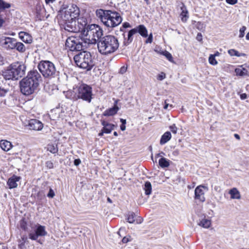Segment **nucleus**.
I'll return each mask as SVG.
<instances>
[{"mask_svg":"<svg viewBox=\"0 0 249 249\" xmlns=\"http://www.w3.org/2000/svg\"><path fill=\"white\" fill-rule=\"evenodd\" d=\"M173 154L174 156H178V150H175L173 152Z\"/></svg>","mask_w":249,"mask_h":249,"instance_id":"obj_57","label":"nucleus"},{"mask_svg":"<svg viewBox=\"0 0 249 249\" xmlns=\"http://www.w3.org/2000/svg\"><path fill=\"white\" fill-rule=\"evenodd\" d=\"M86 25V23L84 25H81L79 29V30L81 29L84 44H94L102 36V30L96 24L88 25L85 27Z\"/></svg>","mask_w":249,"mask_h":249,"instance_id":"obj_5","label":"nucleus"},{"mask_svg":"<svg viewBox=\"0 0 249 249\" xmlns=\"http://www.w3.org/2000/svg\"><path fill=\"white\" fill-rule=\"evenodd\" d=\"M10 7V4L4 2L3 0H0V11L8 8Z\"/></svg>","mask_w":249,"mask_h":249,"instance_id":"obj_31","label":"nucleus"},{"mask_svg":"<svg viewBox=\"0 0 249 249\" xmlns=\"http://www.w3.org/2000/svg\"><path fill=\"white\" fill-rule=\"evenodd\" d=\"M228 53L231 56H246V54L244 53H240L238 51L235 49H230L228 51Z\"/></svg>","mask_w":249,"mask_h":249,"instance_id":"obj_25","label":"nucleus"},{"mask_svg":"<svg viewBox=\"0 0 249 249\" xmlns=\"http://www.w3.org/2000/svg\"><path fill=\"white\" fill-rule=\"evenodd\" d=\"M169 106V104H167L166 103V101H165V105L164 106V108L165 109H167Z\"/></svg>","mask_w":249,"mask_h":249,"instance_id":"obj_56","label":"nucleus"},{"mask_svg":"<svg viewBox=\"0 0 249 249\" xmlns=\"http://www.w3.org/2000/svg\"><path fill=\"white\" fill-rule=\"evenodd\" d=\"M164 153L163 152H161L160 153L158 154L157 155H156V158H158V157H161V158H163L162 156L163 155H164Z\"/></svg>","mask_w":249,"mask_h":249,"instance_id":"obj_51","label":"nucleus"},{"mask_svg":"<svg viewBox=\"0 0 249 249\" xmlns=\"http://www.w3.org/2000/svg\"><path fill=\"white\" fill-rule=\"evenodd\" d=\"M208 190V188L204 185H199L195 190V199L201 202L205 201V192Z\"/></svg>","mask_w":249,"mask_h":249,"instance_id":"obj_12","label":"nucleus"},{"mask_svg":"<svg viewBox=\"0 0 249 249\" xmlns=\"http://www.w3.org/2000/svg\"><path fill=\"white\" fill-rule=\"evenodd\" d=\"M153 41V35L152 33H150L149 36L147 39L145 40L146 43H151Z\"/></svg>","mask_w":249,"mask_h":249,"instance_id":"obj_41","label":"nucleus"},{"mask_svg":"<svg viewBox=\"0 0 249 249\" xmlns=\"http://www.w3.org/2000/svg\"><path fill=\"white\" fill-rule=\"evenodd\" d=\"M101 124H102V125L104 126L103 127H105V126H106V125L109 124V123H108L107 122L105 121H102Z\"/></svg>","mask_w":249,"mask_h":249,"instance_id":"obj_53","label":"nucleus"},{"mask_svg":"<svg viewBox=\"0 0 249 249\" xmlns=\"http://www.w3.org/2000/svg\"><path fill=\"white\" fill-rule=\"evenodd\" d=\"M120 121L122 123V124H126V120L123 119H121Z\"/></svg>","mask_w":249,"mask_h":249,"instance_id":"obj_55","label":"nucleus"},{"mask_svg":"<svg viewBox=\"0 0 249 249\" xmlns=\"http://www.w3.org/2000/svg\"><path fill=\"white\" fill-rule=\"evenodd\" d=\"M107 200V201L109 202V203H111L112 202V201H111V200L110 199V198L108 197Z\"/></svg>","mask_w":249,"mask_h":249,"instance_id":"obj_63","label":"nucleus"},{"mask_svg":"<svg viewBox=\"0 0 249 249\" xmlns=\"http://www.w3.org/2000/svg\"><path fill=\"white\" fill-rule=\"evenodd\" d=\"M120 128L122 131H124L126 129L125 124H121L120 126Z\"/></svg>","mask_w":249,"mask_h":249,"instance_id":"obj_54","label":"nucleus"},{"mask_svg":"<svg viewBox=\"0 0 249 249\" xmlns=\"http://www.w3.org/2000/svg\"><path fill=\"white\" fill-rule=\"evenodd\" d=\"M234 137H235V138L236 139H237V140H240V136H239V135L238 134H235L234 135Z\"/></svg>","mask_w":249,"mask_h":249,"instance_id":"obj_59","label":"nucleus"},{"mask_svg":"<svg viewBox=\"0 0 249 249\" xmlns=\"http://www.w3.org/2000/svg\"><path fill=\"white\" fill-rule=\"evenodd\" d=\"M0 146L3 150L8 151L12 147V145L10 142L7 140H1L0 141Z\"/></svg>","mask_w":249,"mask_h":249,"instance_id":"obj_22","label":"nucleus"},{"mask_svg":"<svg viewBox=\"0 0 249 249\" xmlns=\"http://www.w3.org/2000/svg\"><path fill=\"white\" fill-rule=\"evenodd\" d=\"M229 194L231 195V198L232 199H240L241 198V195L239 191L236 188L231 189Z\"/></svg>","mask_w":249,"mask_h":249,"instance_id":"obj_21","label":"nucleus"},{"mask_svg":"<svg viewBox=\"0 0 249 249\" xmlns=\"http://www.w3.org/2000/svg\"><path fill=\"white\" fill-rule=\"evenodd\" d=\"M135 213H129L127 215V217L126 218L127 221L129 223H134L135 219Z\"/></svg>","mask_w":249,"mask_h":249,"instance_id":"obj_32","label":"nucleus"},{"mask_svg":"<svg viewBox=\"0 0 249 249\" xmlns=\"http://www.w3.org/2000/svg\"><path fill=\"white\" fill-rule=\"evenodd\" d=\"M238 0H226L227 3L233 5L237 2Z\"/></svg>","mask_w":249,"mask_h":249,"instance_id":"obj_43","label":"nucleus"},{"mask_svg":"<svg viewBox=\"0 0 249 249\" xmlns=\"http://www.w3.org/2000/svg\"><path fill=\"white\" fill-rule=\"evenodd\" d=\"M49 115L51 119L55 120L59 118L63 119L65 116V112L62 108H56L51 110Z\"/></svg>","mask_w":249,"mask_h":249,"instance_id":"obj_15","label":"nucleus"},{"mask_svg":"<svg viewBox=\"0 0 249 249\" xmlns=\"http://www.w3.org/2000/svg\"><path fill=\"white\" fill-rule=\"evenodd\" d=\"M162 54L170 62H172L173 61V57H172L171 54L169 52H168L167 51H165L162 53Z\"/></svg>","mask_w":249,"mask_h":249,"instance_id":"obj_36","label":"nucleus"},{"mask_svg":"<svg viewBox=\"0 0 249 249\" xmlns=\"http://www.w3.org/2000/svg\"><path fill=\"white\" fill-rule=\"evenodd\" d=\"M47 234L44 226L38 225L35 233H30L29 234V238L33 240H37L38 236H44Z\"/></svg>","mask_w":249,"mask_h":249,"instance_id":"obj_14","label":"nucleus"},{"mask_svg":"<svg viewBox=\"0 0 249 249\" xmlns=\"http://www.w3.org/2000/svg\"><path fill=\"white\" fill-rule=\"evenodd\" d=\"M246 38L247 40H249V32L247 34Z\"/></svg>","mask_w":249,"mask_h":249,"instance_id":"obj_61","label":"nucleus"},{"mask_svg":"<svg viewBox=\"0 0 249 249\" xmlns=\"http://www.w3.org/2000/svg\"><path fill=\"white\" fill-rule=\"evenodd\" d=\"M166 77V75L164 72H161L158 75V79L161 81L165 79Z\"/></svg>","mask_w":249,"mask_h":249,"instance_id":"obj_40","label":"nucleus"},{"mask_svg":"<svg viewBox=\"0 0 249 249\" xmlns=\"http://www.w3.org/2000/svg\"><path fill=\"white\" fill-rule=\"evenodd\" d=\"M171 138V134L170 132H165L161 136L160 140V144L162 145L168 142Z\"/></svg>","mask_w":249,"mask_h":249,"instance_id":"obj_24","label":"nucleus"},{"mask_svg":"<svg viewBox=\"0 0 249 249\" xmlns=\"http://www.w3.org/2000/svg\"><path fill=\"white\" fill-rule=\"evenodd\" d=\"M73 59L76 65L84 69L90 70L94 65L90 53L87 51L78 53Z\"/></svg>","mask_w":249,"mask_h":249,"instance_id":"obj_7","label":"nucleus"},{"mask_svg":"<svg viewBox=\"0 0 249 249\" xmlns=\"http://www.w3.org/2000/svg\"><path fill=\"white\" fill-rule=\"evenodd\" d=\"M55 196V193L52 188H50L49 192L47 194V196L49 198H53Z\"/></svg>","mask_w":249,"mask_h":249,"instance_id":"obj_39","label":"nucleus"},{"mask_svg":"<svg viewBox=\"0 0 249 249\" xmlns=\"http://www.w3.org/2000/svg\"><path fill=\"white\" fill-rule=\"evenodd\" d=\"M4 22L5 20L4 19L0 17V28L2 27Z\"/></svg>","mask_w":249,"mask_h":249,"instance_id":"obj_52","label":"nucleus"},{"mask_svg":"<svg viewBox=\"0 0 249 249\" xmlns=\"http://www.w3.org/2000/svg\"><path fill=\"white\" fill-rule=\"evenodd\" d=\"M247 98V95L246 93H242L240 95V98L242 100L246 99Z\"/></svg>","mask_w":249,"mask_h":249,"instance_id":"obj_50","label":"nucleus"},{"mask_svg":"<svg viewBox=\"0 0 249 249\" xmlns=\"http://www.w3.org/2000/svg\"><path fill=\"white\" fill-rule=\"evenodd\" d=\"M113 134H114V136H118V133H117V132H115H115H114Z\"/></svg>","mask_w":249,"mask_h":249,"instance_id":"obj_64","label":"nucleus"},{"mask_svg":"<svg viewBox=\"0 0 249 249\" xmlns=\"http://www.w3.org/2000/svg\"><path fill=\"white\" fill-rule=\"evenodd\" d=\"M26 65L21 62H16L2 71V75L6 80H17L25 74Z\"/></svg>","mask_w":249,"mask_h":249,"instance_id":"obj_6","label":"nucleus"},{"mask_svg":"<svg viewBox=\"0 0 249 249\" xmlns=\"http://www.w3.org/2000/svg\"><path fill=\"white\" fill-rule=\"evenodd\" d=\"M126 71V67H121V68L120 69V72L121 73H124V72H125V71Z\"/></svg>","mask_w":249,"mask_h":249,"instance_id":"obj_47","label":"nucleus"},{"mask_svg":"<svg viewBox=\"0 0 249 249\" xmlns=\"http://www.w3.org/2000/svg\"><path fill=\"white\" fill-rule=\"evenodd\" d=\"M196 39L199 41H201L202 40V36L201 33H198L196 37Z\"/></svg>","mask_w":249,"mask_h":249,"instance_id":"obj_44","label":"nucleus"},{"mask_svg":"<svg viewBox=\"0 0 249 249\" xmlns=\"http://www.w3.org/2000/svg\"><path fill=\"white\" fill-rule=\"evenodd\" d=\"M117 101H115L114 106L111 108L107 109L104 113L105 116H113L116 114L119 110V107L117 106Z\"/></svg>","mask_w":249,"mask_h":249,"instance_id":"obj_18","label":"nucleus"},{"mask_svg":"<svg viewBox=\"0 0 249 249\" xmlns=\"http://www.w3.org/2000/svg\"><path fill=\"white\" fill-rule=\"evenodd\" d=\"M123 27L124 28H126L130 27V25L128 22H124L123 24Z\"/></svg>","mask_w":249,"mask_h":249,"instance_id":"obj_49","label":"nucleus"},{"mask_svg":"<svg viewBox=\"0 0 249 249\" xmlns=\"http://www.w3.org/2000/svg\"><path fill=\"white\" fill-rule=\"evenodd\" d=\"M104 133H105V132H104V129H102L101 132H100L98 135L99 136H102L103 135Z\"/></svg>","mask_w":249,"mask_h":249,"instance_id":"obj_58","label":"nucleus"},{"mask_svg":"<svg viewBox=\"0 0 249 249\" xmlns=\"http://www.w3.org/2000/svg\"><path fill=\"white\" fill-rule=\"evenodd\" d=\"M180 9L181 10V13L180 16L181 18V20L183 22H186L188 18V12L185 5L182 3H181Z\"/></svg>","mask_w":249,"mask_h":249,"instance_id":"obj_23","label":"nucleus"},{"mask_svg":"<svg viewBox=\"0 0 249 249\" xmlns=\"http://www.w3.org/2000/svg\"><path fill=\"white\" fill-rule=\"evenodd\" d=\"M114 125L111 124L106 125L105 127H103L104 132L106 134L110 133L114 129Z\"/></svg>","mask_w":249,"mask_h":249,"instance_id":"obj_30","label":"nucleus"},{"mask_svg":"<svg viewBox=\"0 0 249 249\" xmlns=\"http://www.w3.org/2000/svg\"><path fill=\"white\" fill-rule=\"evenodd\" d=\"M209 63L213 65H216L217 64V62L215 59L214 55L211 54L209 57Z\"/></svg>","mask_w":249,"mask_h":249,"instance_id":"obj_34","label":"nucleus"},{"mask_svg":"<svg viewBox=\"0 0 249 249\" xmlns=\"http://www.w3.org/2000/svg\"><path fill=\"white\" fill-rule=\"evenodd\" d=\"M20 227L23 230H26V223L24 221L21 222V224H20Z\"/></svg>","mask_w":249,"mask_h":249,"instance_id":"obj_45","label":"nucleus"},{"mask_svg":"<svg viewBox=\"0 0 249 249\" xmlns=\"http://www.w3.org/2000/svg\"><path fill=\"white\" fill-rule=\"evenodd\" d=\"M40 72L45 78H51L56 75L57 71L54 64L50 61H41L38 65Z\"/></svg>","mask_w":249,"mask_h":249,"instance_id":"obj_8","label":"nucleus"},{"mask_svg":"<svg viewBox=\"0 0 249 249\" xmlns=\"http://www.w3.org/2000/svg\"><path fill=\"white\" fill-rule=\"evenodd\" d=\"M83 42L84 43V38L79 36H71L67 39L65 46L71 51H80L86 46V44L84 45Z\"/></svg>","mask_w":249,"mask_h":249,"instance_id":"obj_9","label":"nucleus"},{"mask_svg":"<svg viewBox=\"0 0 249 249\" xmlns=\"http://www.w3.org/2000/svg\"><path fill=\"white\" fill-rule=\"evenodd\" d=\"M235 72L236 73V74L238 76H249V70H248L247 69L243 68V66H241L239 68H236L235 69Z\"/></svg>","mask_w":249,"mask_h":249,"instance_id":"obj_20","label":"nucleus"},{"mask_svg":"<svg viewBox=\"0 0 249 249\" xmlns=\"http://www.w3.org/2000/svg\"><path fill=\"white\" fill-rule=\"evenodd\" d=\"M159 164L162 168L167 167L170 165L169 160L165 158H161L159 160Z\"/></svg>","mask_w":249,"mask_h":249,"instance_id":"obj_27","label":"nucleus"},{"mask_svg":"<svg viewBox=\"0 0 249 249\" xmlns=\"http://www.w3.org/2000/svg\"><path fill=\"white\" fill-rule=\"evenodd\" d=\"M76 94L78 98L89 103L91 100V88L87 85H82L78 88Z\"/></svg>","mask_w":249,"mask_h":249,"instance_id":"obj_10","label":"nucleus"},{"mask_svg":"<svg viewBox=\"0 0 249 249\" xmlns=\"http://www.w3.org/2000/svg\"><path fill=\"white\" fill-rule=\"evenodd\" d=\"M79 15V9L74 4H63L57 15L58 22L63 25L65 30L71 32H77L76 19Z\"/></svg>","mask_w":249,"mask_h":249,"instance_id":"obj_1","label":"nucleus"},{"mask_svg":"<svg viewBox=\"0 0 249 249\" xmlns=\"http://www.w3.org/2000/svg\"><path fill=\"white\" fill-rule=\"evenodd\" d=\"M48 150L53 154L57 153L58 151L57 146L52 144L48 145Z\"/></svg>","mask_w":249,"mask_h":249,"instance_id":"obj_33","label":"nucleus"},{"mask_svg":"<svg viewBox=\"0 0 249 249\" xmlns=\"http://www.w3.org/2000/svg\"><path fill=\"white\" fill-rule=\"evenodd\" d=\"M41 80L42 77L37 71H30L20 82L21 92L25 95L31 94L37 89Z\"/></svg>","mask_w":249,"mask_h":249,"instance_id":"obj_2","label":"nucleus"},{"mask_svg":"<svg viewBox=\"0 0 249 249\" xmlns=\"http://www.w3.org/2000/svg\"><path fill=\"white\" fill-rule=\"evenodd\" d=\"M119 46L117 38L111 35L106 36L100 38L97 44L99 52L104 55H107L115 52Z\"/></svg>","mask_w":249,"mask_h":249,"instance_id":"obj_4","label":"nucleus"},{"mask_svg":"<svg viewBox=\"0 0 249 249\" xmlns=\"http://www.w3.org/2000/svg\"><path fill=\"white\" fill-rule=\"evenodd\" d=\"M27 125L30 129L36 131L41 130L43 127L42 123L36 119L30 120Z\"/></svg>","mask_w":249,"mask_h":249,"instance_id":"obj_16","label":"nucleus"},{"mask_svg":"<svg viewBox=\"0 0 249 249\" xmlns=\"http://www.w3.org/2000/svg\"><path fill=\"white\" fill-rule=\"evenodd\" d=\"M199 225L204 228H208L211 225V221L207 219H202L199 223Z\"/></svg>","mask_w":249,"mask_h":249,"instance_id":"obj_28","label":"nucleus"},{"mask_svg":"<svg viewBox=\"0 0 249 249\" xmlns=\"http://www.w3.org/2000/svg\"><path fill=\"white\" fill-rule=\"evenodd\" d=\"M16 39L9 37H4L3 38H1L0 40V42L4 48L7 50H11L14 49L16 48Z\"/></svg>","mask_w":249,"mask_h":249,"instance_id":"obj_13","label":"nucleus"},{"mask_svg":"<svg viewBox=\"0 0 249 249\" xmlns=\"http://www.w3.org/2000/svg\"><path fill=\"white\" fill-rule=\"evenodd\" d=\"M8 90L0 86V96H4L7 92Z\"/></svg>","mask_w":249,"mask_h":249,"instance_id":"obj_37","label":"nucleus"},{"mask_svg":"<svg viewBox=\"0 0 249 249\" xmlns=\"http://www.w3.org/2000/svg\"><path fill=\"white\" fill-rule=\"evenodd\" d=\"M80 163H81V160L79 159H75L74 161V164L75 166L79 165L80 164Z\"/></svg>","mask_w":249,"mask_h":249,"instance_id":"obj_46","label":"nucleus"},{"mask_svg":"<svg viewBox=\"0 0 249 249\" xmlns=\"http://www.w3.org/2000/svg\"><path fill=\"white\" fill-rule=\"evenodd\" d=\"M143 189L146 195H150L152 192V185L150 182L146 181L144 183Z\"/></svg>","mask_w":249,"mask_h":249,"instance_id":"obj_26","label":"nucleus"},{"mask_svg":"<svg viewBox=\"0 0 249 249\" xmlns=\"http://www.w3.org/2000/svg\"><path fill=\"white\" fill-rule=\"evenodd\" d=\"M130 241V237H124L122 239V242L123 243H126Z\"/></svg>","mask_w":249,"mask_h":249,"instance_id":"obj_42","label":"nucleus"},{"mask_svg":"<svg viewBox=\"0 0 249 249\" xmlns=\"http://www.w3.org/2000/svg\"><path fill=\"white\" fill-rule=\"evenodd\" d=\"M55 0H45V1L47 3H50V2H53Z\"/></svg>","mask_w":249,"mask_h":249,"instance_id":"obj_60","label":"nucleus"},{"mask_svg":"<svg viewBox=\"0 0 249 249\" xmlns=\"http://www.w3.org/2000/svg\"><path fill=\"white\" fill-rule=\"evenodd\" d=\"M96 16L107 27L113 28L119 25L122 21L120 14L111 10H97Z\"/></svg>","mask_w":249,"mask_h":249,"instance_id":"obj_3","label":"nucleus"},{"mask_svg":"<svg viewBox=\"0 0 249 249\" xmlns=\"http://www.w3.org/2000/svg\"><path fill=\"white\" fill-rule=\"evenodd\" d=\"M19 37L21 40L25 43H31L32 42V37L29 34L20 32L18 34Z\"/></svg>","mask_w":249,"mask_h":249,"instance_id":"obj_19","label":"nucleus"},{"mask_svg":"<svg viewBox=\"0 0 249 249\" xmlns=\"http://www.w3.org/2000/svg\"><path fill=\"white\" fill-rule=\"evenodd\" d=\"M20 178V177L16 176H13L10 178L7 181V185H8L9 189H13L17 187V182L19 180Z\"/></svg>","mask_w":249,"mask_h":249,"instance_id":"obj_17","label":"nucleus"},{"mask_svg":"<svg viewBox=\"0 0 249 249\" xmlns=\"http://www.w3.org/2000/svg\"><path fill=\"white\" fill-rule=\"evenodd\" d=\"M15 45L16 46L15 48L19 52L23 53L25 51V47L23 43L21 42H17L16 41Z\"/></svg>","mask_w":249,"mask_h":249,"instance_id":"obj_29","label":"nucleus"},{"mask_svg":"<svg viewBox=\"0 0 249 249\" xmlns=\"http://www.w3.org/2000/svg\"><path fill=\"white\" fill-rule=\"evenodd\" d=\"M246 29L247 28L245 26H243L241 28H240L239 29V34L238 36L239 38H242L244 36L245 32Z\"/></svg>","mask_w":249,"mask_h":249,"instance_id":"obj_35","label":"nucleus"},{"mask_svg":"<svg viewBox=\"0 0 249 249\" xmlns=\"http://www.w3.org/2000/svg\"><path fill=\"white\" fill-rule=\"evenodd\" d=\"M219 54L220 53L218 52H217L214 54H213V55H214V57H215L216 56H219Z\"/></svg>","mask_w":249,"mask_h":249,"instance_id":"obj_62","label":"nucleus"},{"mask_svg":"<svg viewBox=\"0 0 249 249\" xmlns=\"http://www.w3.org/2000/svg\"><path fill=\"white\" fill-rule=\"evenodd\" d=\"M46 165L49 168H52L53 167V163L50 161H47L46 162Z\"/></svg>","mask_w":249,"mask_h":249,"instance_id":"obj_48","label":"nucleus"},{"mask_svg":"<svg viewBox=\"0 0 249 249\" xmlns=\"http://www.w3.org/2000/svg\"><path fill=\"white\" fill-rule=\"evenodd\" d=\"M137 33H139L143 37H146L148 36L146 27L143 25H140L129 31L127 40L124 42V45H128L133 40L132 36Z\"/></svg>","mask_w":249,"mask_h":249,"instance_id":"obj_11","label":"nucleus"},{"mask_svg":"<svg viewBox=\"0 0 249 249\" xmlns=\"http://www.w3.org/2000/svg\"><path fill=\"white\" fill-rule=\"evenodd\" d=\"M169 128L173 133L176 134L177 133L178 129L176 126L175 124H173L172 125H170L169 126Z\"/></svg>","mask_w":249,"mask_h":249,"instance_id":"obj_38","label":"nucleus"}]
</instances>
